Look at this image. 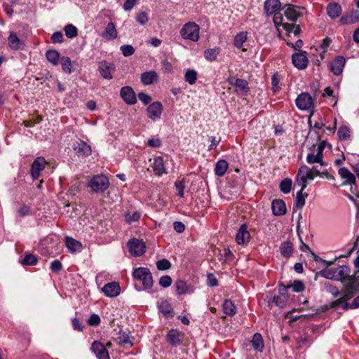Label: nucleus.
Masks as SVG:
<instances>
[{
  "instance_id": "dca6fc26",
  "label": "nucleus",
  "mask_w": 359,
  "mask_h": 359,
  "mask_svg": "<svg viewBox=\"0 0 359 359\" xmlns=\"http://www.w3.org/2000/svg\"><path fill=\"white\" fill-rule=\"evenodd\" d=\"M102 292L108 297H115L120 294L121 288L118 283L111 282L104 285Z\"/></svg>"
},
{
  "instance_id": "8fccbe9b",
  "label": "nucleus",
  "mask_w": 359,
  "mask_h": 359,
  "mask_svg": "<svg viewBox=\"0 0 359 359\" xmlns=\"http://www.w3.org/2000/svg\"><path fill=\"white\" fill-rule=\"evenodd\" d=\"M331 43L332 39L329 37H326L323 40L320 46L321 50L320 53V57L321 60H323L325 58V54L327 51V48L330 46Z\"/></svg>"
},
{
  "instance_id": "3c124183",
  "label": "nucleus",
  "mask_w": 359,
  "mask_h": 359,
  "mask_svg": "<svg viewBox=\"0 0 359 359\" xmlns=\"http://www.w3.org/2000/svg\"><path fill=\"white\" fill-rule=\"evenodd\" d=\"M288 300L287 295H276L273 297V303L280 308H283L286 304Z\"/></svg>"
},
{
  "instance_id": "bb28decb",
  "label": "nucleus",
  "mask_w": 359,
  "mask_h": 359,
  "mask_svg": "<svg viewBox=\"0 0 359 359\" xmlns=\"http://www.w3.org/2000/svg\"><path fill=\"white\" fill-rule=\"evenodd\" d=\"M153 170L156 175L161 176L167 173L163 158L161 156H157L154 158Z\"/></svg>"
},
{
  "instance_id": "680f3d73",
  "label": "nucleus",
  "mask_w": 359,
  "mask_h": 359,
  "mask_svg": "<svg viewBox=\"0 0 359 359\" xmlns=\"http://www.w3.org/2000/svg\"><path fill=\"white\" fill-rule=\"evenodd\" d=\"M63 40L64 36L61 32H55L51 36V41L54 43H61Z\"/></svg>"
},
{
  "instance_id": "f704fd0d",
  "label": "nucleus",
  "mask_w": 359,
  "mask_h": 359,
  "mask_svg": "<svg viewBox=\"0 0 359 359\" xmlns=\"http://www.w3.org/2000/svg\"><path fill=\"white\" fill-rule=\"evenodd\" d=\"M46 57L49 62L56 66L60 61V53L56 50H48L46 53Z\"/></svg>"
},
{
  "instance_id": "09e8293b",
  "label": "nucleus",
  "mask_w": 359,
  "mask_h": 359,
  "mask_svg": "<svg viewBox=\"0 0 359 359\" xmlns=\"http://www.w3.org/2000/svg\"><path fill=\"white\" fill-rule=\"evenodd\" d=\"M350 129L346 126H341L337 132L339 139L341 141L346 140L350 137Z\"/></svg>"
},
{
  "instance_id": "aec40b11",
  "label": "nucleus",
  "mask_w": 359,
  "mask_h": 359,
  "mask_svg": "<svg viewBox=\"0 0 359 359\" xmlns=\"http://www.w3.org/2000/svg\"><path fill=\"white\" fill-rule=\"evenodd\" d=\"M338 173L343 180V185H352L355 184V177L348 168L345 167L340 168Z\"/></svg>"
},
{
  "instance_id": "58836bf2",
  "label": "nucleus",
  "mask_w": 359,
  "mask_h": 359,
  "mask_svg": "<svg viewBox=\"0 0 359 359\" xmlns=\"http://www.w3.org/2000/svg\"><path fill=\"white\" fill-rule=\"evenodd\" d=\"M306 162L309 164H315L318 163L320 166H325L327 165L326 162L323 161V159L321 158V157H319L318 155L313 153H309L306 156Z\"/></svg>"
},
{
  "instance_id": "69168bd1",
  "label": "nucleus",
  "mask_w": 359,
  "mask_h": 359,
  "mask_svg": "<svg viewBox=\"0 0 359 359\" xmlns=\"http://www.w3.org/2000/svg\"><path fill=\"white\" fill-rule=\"evenodd\" d=\"M137 97L145 105L148 104L151 100V96L144 92L139 93L137 94Z\"/></svg>"
},
{
  "instance_id": "7ed1b4c3",
  "label": "nucleus",
  "mask_w": 359,
  "mask_h": 359,
  "mask_svg": "<svg viewBox=\"0 0 359 359\" xmlns=\"http://www.w3.org/2000/svg\"><path fill=\"white\" fill-rule=\"evenodd\" d=\"M88 185L93 192L102 193L108 189L109 181L107 176L97 175L91 178Z\"/></svg>"
},
{
  "instance_id": "473e14b6",
  "label": "nucleus",
  "mask_w": 359,
  "mask_h": 359,
  "mask_svg": "<svg viewBox=\"0 0 359 359\" xmlns=\"http://www.w3.org/2000/svg\"><path fill=\"white\" fill-rule=\"evenodd\" d=\"M341 8L338 4H329L327 6V13L332 19L339 16Z\"/></svg>"
},
{
  "instance_id": "13d9d810",
  "label": "nucleus",
  "mask_w": 359,
  "mask_h": 359,
  "mask_svg": "<svg viewBox=\"0 0 359 359\" xmlns=\"http://www.w3.org/2000/svg\"><path fill=\"white\" fill-rule=\"evenodd\" d=\"M172 280L170 276H163L159 279V285L163 287H168L171 285Z\"/></svg>"
},
{
  "instance_id": "c03bdc74",
  "label": "nucleus",
  "mask_w": 359,
  "mask_h": 359,
  "mask_svg": "<svg viewBox=\"0 0 359 359\" xmlns=\"http://www.w3.org/2000/svg\"><path fill=\"white\" fill-rule=\"evenodd\" d=\"M320 275L327 279L336 280V266L323 269L320 271Z\"/></svg>"
},
{
  "instance_id": "5701e85b",
  "label": "nucleus",
  "mask_w": 359,
  "mask_h": 359,
  "mask_svg": "<svg viewBox=\"0 0 359 359\" xmlns=\"http://www.w3.org/2000/svg\"><path fill=\"white\" fill-rule=\"evenodd\" d=\"M273 214L276 216H282L286 214L287 208L285 202L281 199H275L271 203Z\"/></svg>"
},
{
  "instance_id": "7c9ffc66",
  "label": "nucleus",
  "mask_w": 359,
  "mask_h": 359,
  "mask_svg": "<svg viewBox=\"0 0 359 359\" xmlns=\"http://www.w3.org/2000/svg\"><path fill=\"white\" fill-rule=\"evenodd\" d=\"M157 306L161 313L165 316H168L172 313V308L169 302L166 299H160L157 302Z\"/></svg>"
},
{
  "instance_id": "4be33fe9",
  "label": "nucleus",
  "mask_w": 359,
  "mask_h": 359,
  "mask_svg": "<svg viewBox=\"0 0 359 359\" xmlns=\"http://www.w3.org/2000/svg\"><path fill=\"white\" fill-rule=\"evenodd\" d=\"M8 43L10 48L14 50H22L25 46L24 42L19 39L14 32H10Z\"/></svg>"
},
{
  "instance_id": "2f4dec72",
  "label": "nucleus",
  "mask_w": 359,
  "mask_h": 359,
  "mask_svg": "<svg viewBox=\"0 0 359 359\" xmlns=\"http://www.w3.org/2000/svg\"><path fill=\"white\" fill-rule=\"evenodd\" d=\"M253 348L258 352H262L264 348V341L259 333H255L251 341Z\"/></svg>"
},
{
  "instance_id": "f257e3e1",
  "label": "nucleus",
  "mask_w": 359,
  "mask_h": 359,
  "mask_svg": "<svg viewBox=\"0 0 359 359\" xmlns=\"http://www.w3.org/2000/svg\"><path fill=\"white\" fill-rule=\"evenodd\" d=\"M353 275H350V269L346 265L336 266V280H340L344 283V287L341 290V297L334 302L335 305L343 309H355L359 308V294L352 301L348 302L359 290V271Z\"/></svg>"
},
{
  "instance_id": "f03ea898",
  "label": "nucleus",
  "mask_w": 359,
  "mask_h": 359,
  "mask_svg": "<svg viewBox=\"0 0 359 359\" xmlns=\"http://www.w3.org/2000/svg\"><path fill=\"white\" fill-rule=\"evenodd\" d=\"M133 277L142 283L144 290H149L153 286V277L150 270L146 267L134 269Z\"/></svg>"
},
{
  "instance_id": "9d476101",
  "label": "nucleus",
  "mask_w": 359,
  "mask_h": 359,
  "mask_svg": "<svg viewBox=\"0 0 359 359\" xmlns=\"http://www.w3.org/2000/svg\"><path fill=\"white\" fill-rule=\"evenodd\" d=\"M53 238L50 236L45 237L40 240L38 244V250L42 255L47 256L53 254Z\"/></svg>"
},
{
  "instance_id": "0e129e2a",
  "label": "nucleus",
  "mask_w": 359,
  "mask_h": 359,
  "mask_svg": "<svg viewBox=\"0 0 359 359\" xmlns=\"http://www.w3.org/2000/svg\"><path fill=\"white\" fill-rule=\"evenodd\" d=\"M136 20L140 25H144L148 22L149 18L146 13L140 12L137 13Z\"/></svg>"
},
{
  "instance_id": "f8f14e48",
  "label": "nucleus",
  "mask_w": 359,
  "mask_h": 359,
  "mask_svg": "<svg viewBox=\"0 0 359 359\" xmlns=\"http://www.w3.org/2000/svg\"><path fill=\"white\" fill-rule=\"evenodd\" d=\"M292 64L298 69H304L307 67L309 60L306 52L300 51L295 53L292 56Z\"/></svg>"
},
{
  "instance_id": "cd10ccee",
  "label": "nucleus",
  "mask_w": 359,
  "mask_h": 359,
  "mask_svg": "<svg viewBox=\"0 0 359 359\" xmlns=\"http://www.w3.org/2000/svg\"><path fill=\"white\" fill-rule=\"evenodd\" d=\"M167 340L172 346H177L182 342V334L177 330H171L167 334Z\"/></svg>"
},
{
  "instance_id": "2eb2a0df",
  "label": "nucleus",
  "mask_w": 359,
  "mask_h": 359,
  "mask_svg": "<svg viewBox=\"0 0 359 359\" xmlns=\"http://www.w3.org/2000/svg\"><path fill=\"white\" fill-rule=\"evenodd\" d=\"M114 70L115 67L113 63L108 62L105 60L101 61L99 63V72L105 79H111L113 78L111 72Z\"/></svg>"
},
{
  "instance_id": "864d4df0",
  "label": "nucleus",
  "mask_w": 359,
  "mask_h": 359,
  "mask_svg": "<svg viewBox=\"0 0 359 359\" xmlns=\"http://www.w3.org/2000/svg\"><path fill=\"white\" fill-rule=\"evenodd\" d=\"M290 288L291 287L292 290L295 292H302L304 290V285L302 281L296 280L293 282L292 284L289 285Z\"/></svg>"
},
{
  "instance_id": "6e6d98bb",
  "label": "nucleus",
  "mask_w": 359,
  "mask_h": 359,
  "mask_svg": "<svg viewBox=\"0 0 359 359\" xmlns=\"http://www.w3.org/2000/svg\"><path fill=\"white\" fill-rule=\"evenodd\" d=\"M272 15H273V20L276 28L283 26L285 23L283 22L284 17L280 13H279V11L276 13L275 14H273Z\"/></svg>"
},
{
  "instance_id": "de8ad7c7",
  "label": "nucleus",
  "mask_w": 359,
  "mask_h": 359,
  "mask_svg": "<svg viewBox=\"0 0 359 359\" xmlns=\"http://www.w3.org/2000/svg\"><path fill=\"white\" fill-rule=\"evenodd\" d=\"M60 63L63 71L67 74H71L72 72V62L69 57H62L60 58Z\"/></svg>"
},
{
  "instance_id": "c756f323",
  "label": "nucleus",
  "mask_w": 359,
  "mask_h": 359,
  "mask_svg": "<svg viewBox=\"0 0 359 359\" xmlns=\"http://www.w3.org/2000/svg\"><path fill=\"white\" fill-rule=\"evenodd\" d=\"M176 291L179 295L190 294L192 292L190 286L182 280H177L175 282Z\"/></svg>"
},
{
  "instance_id": "338daca9",
  "label": "nucleus",
  "mask_w": 359,
  "mask_h": 359,
  "mask_svg": "<svg viewBox=\"0 0 359 359\" xmlns=\"http://www.w3.org/2000/svg\"><path fill=\"white\" fill-rule=\"evenodd\" d=\"M280 80L276 74H273L271 77L272 90L274 93L278 91L280 88L279 86Z\"/></svg>"
},
{
  "instance_id": "1a4fd4ad",
  "label": "nucleus",
  "mask_w": 359,
  "mask_h": 359,
  "mask_svg": "<svg viewBox=\"0 0 359 359\" xmlns=\"http://www.w3.org/2000/svg\"><path fill=\"white\" fill-rule=\"evenodd\" d=\"M46 161L43 157H37L33 161L31 165V176L33 180L39 179L41 175V171H43L46 167Z\"/></svg>"
},
{
  "instance_id": "4d7b16f0",
  "label": "nucleus",
  "mask_w": 359,
  "mask_h": 359,
  "mask_svg": "<svg viewBox=\"0 0 359 359\" xmlns=\"http://www.w3.org/2000/svg\"><path fill=\"white\" fill-rule=\"evenodd\" d=\"M175 187L176 188V190L177 191V195L180 198H183L184 195V181L182 180H177L175 182Z\"/></svg>"
},
{
  "instance_id": "a878e982",
  "label": "nucleus",
  "mask_w": 359,
  "mask_h": 359,
  "mask_svg": "<svg viewBox=\"0 0 359 359\" xmlns=\"http://www.w3.org/2000/svg\"><path fill=\"white\" fill-rule=\"evenodd\" d=\"M230 83L235 86L236 92L240 95H245L249 90L248 83L241 79H236L234 81H231Z\"/></svg>"
},
{
  "instance_id": "4468645a",
  "label": "nucleus",
  "mask_w": 359,
  "mask_h": 359,
  "mask_svg": "<svg viewBox=\"0 0 359 359\" xmlns=\"http://www.w3.org/2000/svg\"><path fill=\"white\" fill-rule=\"evenodd\" d=\"M346 65V59L344 57L337 56L330 65V68L333 74L336 76L341 75L343 72L344 67Z\"/></svg>"
},
{
  "instance_id": "393cba45",
  "label": "nucleus",
  "mask_w": 359,
  "mask_h": 359,
  "mask_svg": "<svg viewBox=\"0 0 359 359\" xmlns=\"http://www.w3.org/2000/svg\"><path fill=\"white\" fill-rule=\"evenodd\" d=\"M141 81L145 86H149L156 82L158 79V76L154 70L143 72L141 74Z\"/></svg>"
},
{
  "instance_id": "39448f33",
  "label": "nucleus",
  "mask_w": 359,
  "mask_h": 359,
  "mask_svg": "<svg viewBox=\"0 0 359 359\" xmlns=\"http://www.w3.org/2000/svg\"><path fill=\"white\" fill-rule=\"evenodd\" d=\"M313 180V177L311 175L310 168L306 165H302L298 170L295 181L297 184L304 190L309 181Z\"/></svg>"
},
{
  "instance_id": "c85d7f7f",
  "label": "nucleus",
  "mask_w": 359,
  "mask_h": 359,
  "mask_svg": "<svg viewBox=\"0 0 359 359\" xmlns=\"http://www.w3.org/2000/svg\"><path fill=\"white\" fill-rule=\"evenodd\" d=\"M118 33L114 22H109L104 29L102 36L107 40H113L117 37Z\"/></svg>"
},
{
  "instance_id": "423d86ee",
  "label": "nucleus",
  "mask_w": 359,
  "mask_h": 359,
  "mask_svg": "<svg viewBox=\"0 0 359 359\" xmlns=\"http://www.w3.org/2000/svg\"><path fill=\"white\" fill-rule=\"evenodd\" d=\"M251 236L246 224L240 226L235 236V241L239 245L246 246L250 241Z\"/></svg>"
},
{
  "instance_id": "bf43d9fd",
  "label": "nucleus",
  "mask_w": 359,
  "mask_h": 359,
  "mask_svg": "<svg viewBox=\"0 0 359 359\" xmlns=\"http://www.w3.org/2000/svg\"><path fill=\"white\" fill-rule=\"evenodd\" d=\"M36 263L37 258L33 255H27L22 262V264L24 265H34Z\"/></svg>"
},
{
  "instance_id": "c9c22d12",
  "label": "nucleus",
  "mask_w": 359,
  "mask_h": 359,
  "mask_svg": "<svg viewBox=\"0 0 359 359\" xmlns=\"http://www.w3.org/2000/svg\"><path fill=\"white\" fill-rule=\"evenodd\" d=\"M222 307L224 313L228 316H232L236 313V307L234 303L229 299H226L224 302Z\"/></svg>"
},
{
  "instance_id": "0eeeda50",
  "label": "nucleus",
  "mask_w": 359,
  "mask_h": 359,
  "mask_svg": "<svg viewBox=\"0 0 359 359\" xmlns=\"http://www.w3.org/2000/svg\"><path fill=\"white\" fill-rule=\"evenodd\" d=\"M297 107L302 111H306L313 107V99L308 93H302L295 100Z\"/></svg>"
},
{
  "instance_id": "e2e57ef3",
  "label": "nucleus",
  "mask_w": 359,
  "mask_h": 359,
  "mask_svg": "<svg viewBox=\"0 0 359 359\" xmlns=\"http://www.w3.org/2000/svg\"><path fill=\"white\" fill-rule=\"evenodd\" d=\"M50 268L54 273L59 272L62 268V262L57 259L54 260L50 262Z\"/></svg>"
},
{
  "instance_id": "5fc2aeb1",
  "label": "nucleus",
  "mask_w": 359,
  "mask_h": 359,
  "mask_svg": "<svg viewBox=\"0 0 359 359\" xmlns=\"http://www.w3.org/2000/svg\"><path fill=\"white\" fill-rule=\"evenodd\" d=\"M120 50L125 57H129L135 53V48L131 45H123L120 47Z\"/></svg>"
},
{
  "instance_id": "e433bc0d",
  "label": "nucleus",
  "mask_w": 359,
  "mask_h": 359,
  "mask_svg": "<svg viewBox=\"0 0 359 359\" xmlns=\"http://www.w3.org/2000/svg\"><path fill=\"white\" fill-rule=\"evenodd\" d=\"M248 33L246 32H241L238 33L233 39V45L237 48H241L243 43L247 41Z\"/></svg>"
},
{
  "instance_id": "79ce46f5",
  "label": "nucleus",
  "mask_w": 359,
  "mask_h": 359,
  "mask_svg": "<svg viewBox=\"0 0 359 359\" xmlns=\"http://www.w3.org/2000/svg\"><path fill=\"white\" fill-rule=\"evenodd\" d=\"M141 216V213L138 211H135L133 212H127L125 214V220L127 224H131L134 222H137L139 221Z\"/></svg>"
},
{
  "instance_id": "774afa93",
  "label": "nucleus",
  "mask_w": 359,
  "mask_h": 359,
  "mask_svg": "<svg viewBox=\"0 0 359 359\" xmlns=\"http://www.w3.org/2000/svg\"><path fill=\"white\" fill-rule=\"evenodd\" d=\"M139 0H126L123 4V8L126 11H131Z\"/></svg>"
},
{
  "instance_id": "6e6552de",
  "label": "nucleus",
  "mask_w": 359,
  "mask_h": 359,
  "mask_svg": "<svg viewBox=\"0 0 359 359\" xmlns=\"http://www.w3.org/2000/svg\"><path fill=\"white\" fill-rule=\"evenodd\" d=\"M129 252L135 257H139L145 252L146 246L144 242L137 239L132 238L127 243Z\"/></svg>"
},
{
  "instance_id": "20e7f679",
  "label": "nucleus",
  "mask_w": 359,
  "mask_h": 359,
  "mask_svg": "<svg viewBox=\"0 0 359 359\" xmlns=\"http://www.w3.org/2000/svg\"><path fill=\"white\" fill-rule=\"evenodd\" d=\"M199 26L194 22L186 23L180 30V34L184 39L196 42L199 39Z\"/></svg>"
},
{
  "instance_id": "9b49d317",
  "label": "nucleus",
  "mask_w": 359,
  "mask_h": 359,
  "mask_svg": "<svg viewBox=\"0 0 359 359\" xmlns=\"http://www.w3.org/2000/svg\"><path fill=\"white\" fill-rule=\"evenodd\" d=\"M147 112L148 117L154 121L159 120L161 117L163 112V105L160 102H154L150 104L147 109Z\"/></svg>"
},
{
  "instance_id": "a19ab883",
  "label": "nucleus",
  "mask_w": 359,
  "mask_h": 359,
  "mask_svg": "<svg viewBox=\"0 0 359 359\" xmlns=\"http://www.w3.org/2000/svg\"><path fill=\"white\" fill-rule=\"evenodd\" d=\"M219 53V48L217 47L207 49L204 52V57L208 61H214L217 59Z\"/></svg>"
},
{
  "instance_id": "a211bd4d",
  "label": "nucleus",
  "mask_w": 359,
  "mask_h": 359,
  "mask_svg": "<svg viewBox=\"0 0 359 359\" xmlns=\"http://www.w3.org/2000/svg\"><path fill=\"white\" fill-rule=\"evenodd\" d=\"M74 149L79 156H88L91 154L92 149L86 142L79 140L74 143Z\"/></svg>"
},
{
  "instance_id": "37998d69",
  "label": "nucleus",
  "mask_w": 359,
  "mask_h": 359,
  "mask_svg": "<svg viewBox=\"0 0 359 359\" xmlns=\"http://www.w3.org/2000/svg\"><path fill=\"white\" fill-rule=\"evenodd\" d=\"M184 79L189 84H194L197 79V72L194 69H187L184 74Z\"/></svg>"
},
{
  "instance_id": "6ab92c4d",
  "label": "nucleus",
  "mask_w": 359,
  "mask_h": 359,
  "mask_svg": "<svg viewBox=\"0 0 359 359\" xmlns=\"http://www.w3.org/2000/svg\"><path fill=\"white\" fill-rule=\"evenodd\" d=\"M279 0H266L264 5V12L267 16L272 15L280 9Z\"/></svg>"
},
{
  "instance_id": "ea45409f",
  "label": "nucleus",
  "mask_w": 359,
  "mask_h": 359,
  "mask_svg": "<svg viewBox=\"0 0 359 359\" xmlns=\"http://www.w3.org/2000/svg\"><path fill=\"white\" fill-rule=\"evenodd\" d=\"M304 190L300 189V191L297 193L295 198V205L297 208L302 209L305 205V199L308 196V194L304 193Z\"/></svg>"
},
{
  "instance_id": "603ef678",
  "label": "nucleus",
  "mask_w": 359,
  "mask_h": 359,
  "mask_svg": "<svg viewBox=\"0 0 359 359\" xmlns=\"http://www.w3.org/2000/svg\"><path fill=\"white\" fill-rule=\"evenodd\" d=\"M156 267L159 271H165L171 267V263L167 259H162L156 262Z\"/></svg>"
},
{
  "instance_id": "052dcab7",
  "label": "nucleus",
  "mask_w": 359,
  "mask_h": 359,
  "mask_svg": "<svg viewBox=\"0 0 359 359\" xmlns=\"http://www.w3.org/2000/svg\"><path fill=\"white\" fill-rule=\"evenodd\" d=\"M88 323L91 326L98 325L100 323V316L96 313L91 314L88 320Z\"/></svg>"
},
{
  "instance_id": "a18cd8bd",
  "label": "nucleus",
  "mask_w": 359,
  "mask_h": 359,
  "mask_svg": "<svg viewBox=\"0 0 359 359\" xmlns=\"http://www.w3.org/2000/svg\"><path fill=\"white\" fill-rule=\"evenodd\" d=\"M65 36L69 39H73L78 35V29L72 24H68L64 28Z\"/></svg>"
},
{
  "instance_id": "72a5a7b5",
  "label": "nucleus",
  "mask_w": 359,
  "mask_h": 359,
  "mask_svg": "<svg viewBox=\"0 0 359 359\" xmlns=\"http://www.w3.org/2000/svg\"><path fill=\"white\" fill-rule=\"evenodd\" d=\"M229 164L226 160L221 159L215 165V172L218 177H222L226 172Z\"/></svg>"
},
{
  "instance_id": "49530a36",
  "label": "nucleus",
  "mask_w": 359,
  "mask_h": 359,
  "mask_svg": "<svg viewBox=\"0 0 359 359\" xmlns=\"http://www.w3.org/2000/svg\"><path fill=\"white\" fill-rule=\"evenodd\" d=\"M292 181L290 178H285L280 183L279 187L283 194H289L292 189Z\"/></svg>"
},
{
  "instance_id": "412c9836",
  "label": "nucleus",
  "mask_w": 359,
  "mask_h": 359,
  "mask_svg": "<svg viewBox=\"0 0 359 359\" xmlns=\"http://www.w3.org/2000/svg\"><path fill=\"white\" fill-rule=\"evenodd\" d=\"M65 243L71 253L80 252L83 249V245L81 242L69 236L65 237Z\"/></svg>"
},
{
  "instance_id": "f3484780",
  "label": "nucleus",
  "mask_w": 359,
  "mask_h": 359,
  "mask_svg": "<svg viewBox=\"0 0 359 359\" xmlns=\"http://www.w3.org/2000/svg\"><path fill=\"white\" fill-rule=\"evenodd\" d=\"M91 350L97 359H109L107 350L100 342L94 341L91 346Z\"/></svg>"
},
{
  "instance_id": "ddd939ff",
  "label": "nucleus",
  "mask_w": 359,
  "mask_h": 359,
  "mask_svg": "<svg viewBox=\"0 0 359 359\" xmlns=\"http://www.w3.org/2000/svg\"><path fill=\"white\" fill-rule=\"evenodd\" d=\"M120 95L123 101L129 104L133 105L137 102V97L133 89L130 86H124L121 88Z\"/></svg>"
},
{
  "instance_id": "b1692460",
  "label": "nucleus",
  "mask_w": 359,
  "mask_h": 359,
  "mask_svg": "<svg viewBox=\"0 0 359 359\" xmlns=\"http://www.w3.org/2000/svg\"><path fill=\"white\" fill-rule=\"evenodd\" d=\"M284 13L286 18L292 22H295L302 15L298 10V8L291 4L286 6Z\"/></svg>"
},
{
  "instance_id": "4c0bfd02",
  "label": "nucleus",
  "mask_w": 359,
  "mask_h": 359,
  "mask_svg": "<svg viewBox=\"0 0 359 359\" xmlns=\"http://www.w3.org/2000/svg\"><path fill=\"white\" fill-rule=\"evenodd\" d=\"M280 254L285 257H289L292 252V243L290 241H285L280 246Z\"/></svg>"
}]
</instances>
